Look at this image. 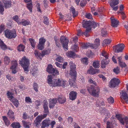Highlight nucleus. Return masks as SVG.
<instances>
[{"mask_svg":"<svg viewBox=\"0 0 128 128\" xmlns=\"http://www.w3.org/2000/svg\"><path fill=\"white\" fill-rule=\"evenodd\" d=\"M52 75H48V82L50 86H62L65 88L66 86V82L62 79L59 78L52 80Z\"/></svg>","mask_w":128,"mask_h":128,"instance_id":"1","label":"nucleus"},{"mask_svg":"<svg viewBox=\"0 0 128 128\" xmlns=\"http://www.w3.org/2000/svg\"><path fill=\"white\" fill-rule=\"evenodd\" d=\"M89 93L93 96L98 97L100 92V90L99 88H95L94 86L91 85L88 87L87 89Z\"/></svg>","mask_w":128,"mask_h":128,"instance_id":"2","label":"nucleus"},{"mask_svg":"<svg viewBox=\"0 0 128 128\" xmlns=\"http://www.w3.org/2000/svg\"><path fill=\"white\" fill-rule=\"evenodd\" d=\"M19 64L23 68L25 72H27L29 71L28 69L29 60L26 57L24 56L20 61Z\"/></svg>","mask_w":128,"mask_h":128,"instance_id":"3","label":"nucleus"},{"mask_svg":"<svg viewBox=\"0 0 128 128\" xmlns=\"http://www.w3.org/2000/svg\"><path fill=\"white\" fill-rule=\"evenodd\" d=\"M98 24L97 23L92 20L86 21L82 24L83 27L84 28H86V29H89L90 28V30L92 28H95Z\"/></svg>","mask_w":128,"mask_h":128,"instance_id":"4","label":"nucleus"},{"mask_svg":"<svg viewBox=\"0 0 128 128\" xmlns=\"http://www.w3.org/2000/svg\"><path fill=\"white\" fill-rule=\"evenodd\" d=\"M69 64L70 65V74L75 78L77 75V73L76 71V65L72 61L70 62Z\"/></svg>","mask_w":128,"mask_h":128,"instance_id":"5","label":"nucleus"},{"mask_svg":"<svg viewBox=\"0 0 128 128\" xmlns=\"http://www.w3.org/2000/svg\"><path fill=\"white\" fill-rule=\"evenodd\" d=\"M47 116V114H44L43 115H39L37 116L34 120L33 124L35 125V126L38 128L40 124V122L42 120Z\"/></svg>","mask_w":128,"mask_h":128,"instance_id":"6","label":"nucleus"},{"mask_svg":"<svg viewBox=\"0 0 128 128\" xmlns=\"http://www.w3.org/2000/svg\"><path fill=\"white\" fill-rule=\"evenodd\" d=\"M4 32L6 38L9 39L15 38L16 36V32H13L8 29L5 30Z\"/></svg>","mask_w":128,"mask_h":128,"instance_id":"7","label":"nucleus"},{"mask_svg":"<svg viewBox=\"0 0 128 128\" xmlns=\"http://www.w3.org/2000/svg\"><path fill=\"white\" fill-rule=\"evenodd\" d=\"M60 41L62 44L64 49L65 51H67L68 50V40L64 36L61 37Z\"/></svg>","mask_w":128,"mask_h":128,"instance_id":"8","label":"nucleus"},{"mask_svg":"<svg viewBox=\"0 0 128 128\" xmlns=\"http://www.w3.org/2000/svg\"><path fill=\"white\" fill-rule=\"evenodd\" d=\"M120 83V80L116 78L112 79L109 82V84L110 87L114 88L118 86Z\"/></svg>","mask_w":128,"mask_h":128,"instance_id":"9","label":"nucleus"},{"mask_svg":"<svg viewBox=\"0 0 128 128\" xmlns=\"http://www.w3.org/2000/svg\"><path fill=\"white\" fill-rule=\"evenodd\" d=\"M124 47V45L123 44L121 43L114 46H113V48L115 52L118 53L122 52Z\"/></svg>","mask_w":128,"mask_h":128,"instance_id":"10","label":"nucleus"},{"mask_svg":"<svg viewBox=\"0 0 128 128\" xmlns=\"http://www.w3.org/2000/svg\"><path fill=\"white\" fill-rule=\"evenodd\" d=\"M116 117L122 125H124V123L126 124H128V118L126 116L124 118H123L119 114H116Z\"/></svg>","mask_w":128,"mask_h":128,"instance_id":"11","label":"nucleus"},{"mask_svg":"<svg viewBox=\"0 0 128 128\" xmlns=\"http://www.w3.org/2000/svg\"><path fill=\"white\" fill-rule=\"evenodd\" d=\"M11 66L10 69L12 70V73L14 74L16 73V69L18 66V63L17 61L14 59L11 61Z\"/></svg>","mask_w":128,"mask_h":128,"instance_id":"12","label":"nucleus"},{"mask_svg":"<svg viewBox=\"0 0 128 128\" xmlns=\"http://www.w3.org/2000/svg\"><path fill=\"white\" fill-rule=\"evenodd\" d=\"M118 2L119 0H111L110 4V6L112 8L113 10L116 11L118 9V6H115L118 4Z\"/></svg>","mask_w":128,"mask_h":128,"instance_id":"13","label":"nucleus"},{"mask_svg":"<svg viewBox=\"0 0 128 128\" xmlns=\"http://www.w3.org/2000/svg\"><path fill=\"white\" fill-rule=\"evenodd\" d=\"M50 120L48 119L43 120L41 123V128H48L50 125Z\"/></svg>","mask_w":128,"mask_h":128,"instance_id":"14","label":"nucleus"},{"mask_svg":"<svg viewBox=\"0 0 128 128\" xmlns=\"http://www.w3.org/2000/svg\"><path fill=\"white\" fill-rule=\"evenodd\" d=\"M100 70H99L96 69H94L92 66L90 68V69L88 70V73L91 74H94L96 73H99Z\"/></svg>","mask_w":128,"mask_h":128,"instance_id":"15","label":"nucleus"},{"mask_svg":"<svg viewBox=\"0 0 128 128\" xmlns=\"http://www.w3.org/2000/svg\"><path fill=\"white\" fill-rule=\"evenodd\" d=\"M110 19L111 22V26L113 27H116L118 24V21L112 17H111Z\"/></svg>","mask_w":128,"mask_h":128,"instance_id":"16","label":"nucleus"},{"mask_svg":"<svg viewBox=\"0 0 128 128\" xmlns=\"http://www.w3.org/2000/svg\"><path fill=\"white\" fill-rule=\"evenodd\" d=\"M94 44H91L92 48L96 49L100 45V40L99 39H96L94 41Z\"/></svg>","mask_w":128,"mask_h":128,"instance_id":"17","label":"nucleus"},{"mask_svg":"<svg viewBox=\"0 0 128 128\" xmlns=\"http://www.w3.org/2000/svg\"><path fill=\"white\" fill-rule=\"evenodd\" d=\"M77 93L76 92L72 91L69 94V98L70 100H74L76 99Z\"/></svg>","mask_w":128,"mask_h":128,"instance_id":"18","label":"nucleus"},{"mask_svg":"<svg viewBox=\"0 0 128 128\" xmlns=\"http://www.w3.org/2000/svg\"><path fill=\"white\" fill-rule=\"evenodd\" d=\"M116 120V119L114 116H112L111 118V120L112 121V123H110V122L108 121H107L106 122V128H112V122H115V120Z\"/></svg>","mask_w":128,"mask_h":128,"instance_id":"19","label":"nucleus"},{"mask_svg":"<svg viewBox=\"0 0 128 128\" xmlns=\"http://www.w3.org/2000/svg\"><path fill=\"white\" fill-rule=\"evenodd\" d=\"M14 114V112L12 110H9L7 114L11 120L14 121L15 119Z\"/></svg>","mask_w":128,"mask_h":128,"instance_id":"20","label":"nucleus"},{"mask_svg":"<svg viewBox=\"0 0 128 128\" xmlns=\"http://www.w3.org/2000/svg\"><path fill=\"white\" fill-rule=\"evenodd\" d=\"M57 102V100L56 98L53 99L50 102L49 107L50 108H53L55 106V104Z\"/></svg>","mask_w":128,"mask_h":128,"instance_id":"21","label":"nucleus"},{"mask_svg":"<svg viewBox=\"0 0 128 128\" xmlns=\"http://www.w3.org/2000/svg\"><path fill=\"white\" fill-rule=\"evenodd\" d=\"M2 117L5 124L7 127H8L10 124V121L8 120V118L6 116H2Z\"/></svg>","mask_w":128,"mask_h":128,"instance_id":"22","label":"nucleus"},{"mask_svg":"<svg viewBox=\"0 0 128 128\" xmlns=\"http://www.w3.org/2000/svg\"><path fill=\"white\" fill-rule=\"evenodd\" d=\"M107 59H103L102 61L101 66L102 68H105L106 67V66L108 64L109 62V60H107Z\"/></svg>","mask_w":128,"mask_h":128,"instance_id":"23","label":"nucleus"},{"mask_svg":"<svg viewBox=\"0 0 128 128\" xmlns=\"http://www.w3.org/2000/svg\"><path fill=\"white\" fill-rule=\"evenodd\" d=\"M54 68L52 64H50L48 65L46 70L49 73L52 74L54 71Z\"/></svg>","mask_w":128,"mask_h":128,"instance_id":"24","label":"nucleus"},{"mask_svg":"<svg viewBox=\"0 0 128 128\" xmlns=\"http://www.w3.org/2000/svg\"><path fill=\"white\" fill-rule=\"evenodd\" d=\"M34 54L37 58L41 59L43 57L42 53L41 54L37 50H35L34 51Z\"/></svg>","mask_w":128,"mask_h":128,"instance_id":"25","label":"nucleus"},{"mask_svg":"<svg viewBox=\"0 0 128 128\" xmlns=\"http://www.w3.org/2000/svg\"><path fill=\"white\" fill-rule=\"evenodd\" d=\"M10 126L12 128H20L21 127L20 123L17 122H13L10 125Z\"/></svg>","mask_w":128,"mask_h":128,"instance_id":"26","label":"nucleus"},{"mask_svg":"<svg viewBox=\"0 0 128 128\" xmlns=\"http://www.w3.org/2000/svg\"><path fill=\"white\" fill-rule=\"evenodd\" d=\"M24 127L25 128H30V126L31 125L32 123L30 122H27L25 120L22 121Z\"/></svg>","mask_w":128,"mask_h":128,"instance_id":"27","label":"nucleus"},{"mask_svg":"<svg viewBox=\"0 0 128 128\" xmlns=\"http://www.w3.org/2000/svg\"><path fill=\"white\" fill-rule=\"evenodd\" d=\"M0 48L2 50H6L7 48V46L0 39Z\"/></svg>","mask_w":128,"mask_h":128,"instance_id":"28","label":"nucleus"},{"mask_svg":"<svg viewBox=\"0 0 128 128\" xmlns=\"http://www.w3.org/2000/svg\"><path fill=\"white\" fill-rule=\"evenodd\" d=\"M20 22V24L19 25L22 24L24 26L28 25L30 23V21L28 20H22V22Z\"/></svg>","mask_w":128,"mask_h":128,"instance_id":"29","label":"nucleus"},{"mask_svg":"<svg viewBox=\"0 0 128 128\" xmlns=\"http://www.w3.org/2000/svg\"><path fill=\"white\" fill-rule=\"evenodd\" d=\"M81 46L83 49H87L89 47H90L92 48V44L89 43L86 44H82Z\"/></svg>","mask_w":128,"mask_h":128,"instance_id":"30","label":"nucleus"},{"mask_svg":"<svg viewBox=\"0 0 128 128\" xmlns=\"http://www.w3.org/2000/svg\"><path fill=\"white\" fill-rule=\"evenodd\" d=\"M11 61V60L10 58L8 56H5L4 58V64L6 65H8Z\"/></svg>","mask_w":128,"mask_h":128,"instance_id":"31","label":"nucleus"},{"mask_svg":"<svg viewBox=\"0 0 128 128\" xmlns=\"http://www.w3.org/2000/svg\"><path fill=\"white\" fill-rule=\"evenodd\" d=\"M72 79H70L69 80V82L71 86H74V84L75 83V81L76 79V76L75 78L74 77L71 76Z\"/></svg>","mask_w":128,"mask_h":128,"instance_id":"32","label":"nucleus"},{"mask_svg":"<svg viewBox=\"0 0 128 128\" xmlns=\"http://www.w3.org/2000/svg\"><path fill=\"white\" fill-rule=\"evenodd\" d=\"M66 54L68 57L73 58L75 56L76 54L74 52L70 51L67 52L66 53Z\"/></svg>","mask_w":128,"mask_h":128,"instance_id":"33","label":"nucleus"},{"mask_svg":"<svg viewBox=\"0 0 128 128\" xmlns=\"http://www.w3.org/2000/svg\"><path fill=\"white\" fill-rule=\"evenodd\" d=\"M122 96L126 102L128 103V96L127 94L125 92H123Z\"/></svg>","mask_w":128,"mask_h":128,"instance_id":"34","label":"nucleus"},{"mask_svg":"<svg viewBox=\"0 0 128 128\" xmlns=\"http://www.w3.org/2000/svg\"><path fill=\"white\" fill-rule=\"evenodd\" d=\"M29 40L31 46L33 48H34L36 44L33 38H30L29 39Z\"/></svg>","mask_w":128,"mask_h":128,"instance_id":"35","label":"nucleus"},{"mask_svg":"<svg viewBox=\"0 0 128 128\" xmlns=\"http://www.w3.org/2000/svg\"><path fill=\"white\" fill-rule=\"evenodd\" d=\"M11 101L13 104L16 107H18V105L19 103L18 100L16 99H13L10 100Z\"/></svg>","mask_w":128,"mask_h":128,"instance_id":"36","label":"nucleus"},{"mask_svg":"<svg viewBox=\"0 0 128 128\" xmlns=\"http://www.w3.org/2000/svg\"><path fill=\"white\" fill-rule=\"evenodd\" d=\"M12 5V2L10 0L7 1L4 4V7L6 9L10 7Z\"/></svg>","mask_w":128,"mask_h":128,"instance_id":"37","label":"nucleus"},{"mask_svg":"<svg viewBox=\"0 0 128 128\" xmlns=\"http://www.w3.org/2000/svg\"><path fill=\"white\" fill-rule=\"evenodd\" d=\"M25 48V46L22 44H20L18 45L17 47L18 50L20 52L24 51Z\"/></svg>","mask_w":128,"mask_h":128,"instance_id":"38","label":"nucleus"},{"mask_svg":"<svg viewBox=\"0 0 128 128\" xmlns=\"http://www.w3.org/2000/svg\"><path fill=\"white\" fill-rule=\"evenodd\" d=\"M57 100H58L59 102L61 104H64L66 101V98L64 97H59Z\"/></svg>","mask_w":128,"mask_h":128,"instance_id":"39","label":"nucleus"},{"mask_svg":"<svg viewBox=\"0 0 128 128\" xmlns=\"http://www.w3.org/2000/svg\"><path fill=\"white\" fill-rule=\"evenodd\" d=\"M111 40L108 39H104L102 43V46H104L105 45L109 44L111 42Z\"/></svg>","mask_w":128,"mask_h":128,"instance_id":"40","label":"nucleus"},{"mask_svg":"<svg viewBox=\"0 0 128 128\" xmlns=\"http://www.w3.org/2000/svg\"><path fill=\"white\" fill-rule=\"evenodd\" d=\"M99 61H94L93 64V66L96 68H98L99 66Z\"/></svg>","mask_w":128,"mask_h":128,"instance_id":"41","label":"nucleus"},{"mask_svg":"<svg viewBox=\"0 0 128 128\" xmlns=\"http://www.w3.org/2000/svg\"><path fill=\"white\" fill-rule=\"evenodd\" d=\"M81 61L82 63L85 65H87L88 64V58H85L82 59Z\"/></svg>","mask_w":128,"mask_h":128,"instance_id":"42","label":"nucleus"},{"mask_svg":"<svg viewBox=\"0 0 128 128\" xmlns=\"http://www.w3.org/2000/svg\"><path fill=\"white\" fill-rule=\"evenodd\" d=\"M4 7L1 1H0V13L2 14H3V12L4 11Z\"/></svg>","mask_w":128,"mask_h":128,"instance_id":"43","label":"nucleus"},{"mask_svg":"<svg viewBox=\"0 0 128 128\" xmlns=\"http://www.w3.org/2000/svg\"><path fill=\"white\" fill-rule=\"evenodd\" d=\"M72 49L74 51L77 52L79 50V48L78 46V44H75L72 47Z\"/></svg>","mask_w":128,"mask_h":128,"instance_id":"44","label":"nucleus"},{"mask_svg":"<svg viewBox=\"0 0 128 128\" xmlns=\"http://www.w3.org/2000/svg\"><path fill=\"white\" fill-rule=\"evenodd\" d=\"M71 11L72 12L73 14V16L74 18L76 16L78 15V12H76L75 9L74 8H71Z\"/></svg>","mask_w":128,"mask_h":128,"instance_id":"45","label":"nucleus"},{"mask_svg":"<svg viewBox=\"0 0 128 128\" xmlns=\"http://www.w3.org/2000/svg\"><path fill=\"white\" fill-rule=\"evenodd\" d=\"M13 20L16 21L18 24H20V22L19 21L18 16V15H16L15 16H13Z\"/></svg>","mask_w":128,"mask_h":128,"instance_id":"46","label":"nucleus"},{"mask_svg":"<svg viewBox=\"0 0 128 128\" xmlns=\"http://www.w3.org/2000/svg\"><path fill=\"white\" fill-rule=\"evenodd\" d=\"M27 7L30 12H32V2L27 4Z\"/></svg>","mask_w":128,"mask_h":128,"instance_id":"47","label":"nucleus"},{"mask_svg":"<svg viewBox=\"0 0 128 128\" xmlns=\"http://www.w3.org/2000/svg\"><path fill=\"white\" fill-rule=\"evenodd\" d=\"M33 89L36 92H38V86L37 83L34 82L33 84Z\"/></svg>","mask_w":128,"mask_h":128,"instance_id":"48","label":"nucleus"},{"mask_svg":"<svg viewBox=\"0 0 128 128\" xmlns=\"http://www.w3.org/2000/svg\"><path fill=\"white\" fill-rule=\"evenodd\" d=\"M50 50L49 49L44 50L42 51V53L43 57L44 55L48 54L50 52Z\"/></svg>","mask_w":128,"mask_h":128,"instance_id":"49","label":"nucleus"},{"mask_svg":"<svg viewBox=\"0 0 128 128\" xmlns=\"http://www.w3.org/2000/svg\"><path fill=\"white\" fill-rule=\"evenodd\" d=\"M46 40L43 38H40L39 40V43L44 45Z\"/></svg>","mask_w":128,"mask_h":128,"instance_id":"50","label":"nucleus"},{"mask_svg":"<svg viewBox=\"0 0 128 128\" xmlns=\"http://www.w3.org/2000/svg\"><path fill=\"white\" fill-rule=\"evenodd\" d=\"M113 72L116 74H118L120 72L119 68L118 67L114 68L113 70Z\"/></svg>","mask_w":128,"mask_h":128,"instance_id":"51","label":"nucleus"},{"mask_svg":"<svg viewBox=\"0 0 128 128\" xmlns=\"http://www.w3.org/2000/svg\"><path fill=\"white\" fill-rule=\"evenodd\" d=\"M37 70L35 69L34 68H32L30 70V73L32 74L34 76L37 73Z\"/></svg>","mask_w":128,"mask_h":128,"instance_id":"52","label":"nucleus"},{"mask_svg":"<svg viewBox=\"0 0 128 128\" xmlns=\"http://www.w3.org/2000/svg\"><path fill=\"white\" fill-rule=\"evenodd\" d=\"M7 94L8 96V98H10V100L12 99L13 98H14V97L12 96V94L9 91L7 92Z\"/></svg>","mask_w":128,"mask_h":128,"instance_id":"53","label":"nucleus"},{"mask_svg":"<svg viewBox=\"0 0 128 128\" xmlns=\"http://www.w3.org/2000/svg\"><path fill=\"white\" fill-rule=\"evenodd\" d=\"M91 30L90 28L89 29H86V31L83 33V34L86 37L89 36L88 32Z\"/></svg>","mask_w":128,"mask_h":128,"instance_id":"54","label":"nucleus"},{"mask_svg":"<svg viewBox=\"0 0 128 128\" xmlns=\"http://www.w3.org/2000/svg\"><path fill=\"white\" fill-rule=\"evenodd\" d=\"M25 100L26 102L28 103L32 102L31 99L29 96H26V97Z\"/></svg>","mask_w":128,"mask_h":128,"instance_id":"55","label":"nucleus"},{"mask_svg":"<svg viewBox=\"0 0 128 128\" xmlns=\"http://www.w3.org/2000/svg\"><path fill=\"white\" fill-rule=\"evenodd\" d=\"M22 118L24 120H26L29 118V116H28L26 112H24L23 114Z\"/></svg>","mask_w":128,"mask_h":128,"instance_id":"56","label":"nucleus"},{"mask_svg":"<svg viewBox=\"0 0 128 128\" xmlns=\"http://www.w3.org/2000/svg\"><path fill=\"white\" fill-rule=\"evenodd\" d=\"M107 101L109 103H113L114 102V98L113 97H110L107 99Z\"/></svg>","mask_w":128,"mask_h":128,"instance_id":"57","label":"nucleus"},{"mask_svg":"<svg viewBox=\"0 0 128 128\" xmlns=\"http://www.w3.org/2000/svg\"><path fill=\"white\" fill-rule=\"evenodd\" d=\"M44 45L39 43L38 45V49L40 50H42L44 48Z\"/></svg>","mask_w":128,"mask_h":128,"instance_id":"58","label":"nucleus"},{"mask_svg":"<svg viewBox=\"0 0 128 128\" xmlns=\"http://www.w3.org/2000/svg\"><path fill=\"white\" fill-rule=\"evenodd\" d=\"M44 23L46 25H48L49 23V22L48 18L46 16H44Z\"/></svg>","mask_w":128,"mask_h":128,"instance_id":"59","label":"nucleus"},{"mask_svg":"<svg viewBox=\"0 0 128 128\" xmlns=\"http://www.w3.org/2000/svg\"><path fill=\"white\" fill-rule=\"evenodd\" d=\"M56 61H58L60 62H62L64 60V59L60 56H58V58L56 59Z\"/></svg>","mask_w":128,"mask_h":128,"instance_id":"60","label":"nucleus"},{"mask_svg":"<svg viewBox=\"0 0 128 128\" xmlns=\"http://www.w3.org/2000/svg\"><path fill=\"white\" fill-rule=\"evenodd\" d=\"M86 3L87 2L85 0H83L81 1L80 3V5L81 6H84L86 4Z\"/></svg>","mask_w":128,"mask_h":128,"instance_id":"61","label":"nucleus"},{"mask_svg":"<svg viewBox=\"0 0 128 128\" xmlns=\"http://www.w3.org/2000/svg\"><path fill=\"white\" fill-rule=\"evenodd\" d=\"M101 33L102 36H104L107 34V32L106 30L104 29H102V30Z\"/></svg>","mask_w":128,"mask_h":128,"instance_id":"62","label":"nucleus"},{"mask_svg":"<svg viewBox=\"0 0 128 128\" xmlns=\"http://www.w3.org/2000/svg\"><path fill=\"white\" fill-rule=\"evenodd\" d=\"M102 56H104L105 58V59H107L108 58V54L105 52L103 51L102 53Z\"/></svg>","mask_w":128,"mask_h":128,"instance_id":"63","label":"nucleus"},{"mask_svg":"<svg viewBox=\"0 0 128 128\" xmlns=\"http://www.w3.org/2000/svg\"><path fill=\"white\" fill-rule=\"evenodd\" d=\"M56 124V122L54 120L51 121L50 125L51 126L50 128H53L54 126Z\"/></svg>","mask_w":128,"mask_h":128,"instance_id":"64","label":"nucleus"}]
</instances>
